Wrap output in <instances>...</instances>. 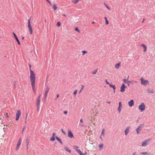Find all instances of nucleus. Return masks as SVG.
Wrapping results in <instances>:
<instances>
[{"label": "nucleus", "instance_id": "obj_22", "mask_svg": "<svg viewBox=\"0 0 155 155\" xmlns=\"http://www.w3.org/2000/svg\"><path fill=\"white\" fill-rule=\"evenodd\" d=\"M109 86L110 87H112L113 88V89L114 90V93L115 92V91L116 89V87L115 85H112V84H109Z\"/></svg>", "mask_w": 155, "mask_h": 155}, {"label": "nucleus", "instance_id": "obj_17", "mask_svg": "<svg viewBox=\"0 0 155 155\" xmlns=\"http://www.w3.org/2000/svg\"><path fill=\"white\" fill-rule=\"evenodd\" d=\"M128 105L130 107H132L134 105V100H132L128 102Z\"/></svg>", "mask_w": 155, "mask_h": 155}, {"label": "nucleus", "instance_id": "obj_55", "mask_svg": "<svg viewBox=\"0 0 155 155\" xmlns=\"http://www.w3.org/2000/svg\"><path fill=\"white\" fill-rule=\"evenodd\" d=\"M129 78V76H128V77H127V78Z\"/></svg>", "mask_w": 155, "mask_h": 155}, {"label": "nucleus", "instance_id": "obj_42", "mask_svg": "<svg viewBox=\"0 0 155 155\" xmlns=\"http://www.w3.org/2000/svg\"><path fill=\"white\" fill-rule=\"evenodd\" d=\"M61 131L62 132H63V133L64 134H66V133L63 130V129H62L61 130Z\"/></svg>", "mask_w": 155, "mask_h": 155}, {"label": "nucleus", "instance_id": "obj_11", "mask_svg": "<svg viewBox=\"0 0 155 155\" xmlns=\"http://www.w3.org/2000/svg\"><path fill=\"white\" fill-rule=\"evenodd\" d=\"M143 124H142L141 125L139 126L137 128L136 130L137 134H139L140 132V131L142 128L144 126Z\"/></svg>", "mask_w": 155, "mask_h": 155}, {"label": "nucleus", "instance_id": "obj_2", "mask_svg": "<svg viewBox=\"0 0 155 155\" xmlns=\"http://www.w3.org/2000/svg\"><path fill=\"white\" fill-rule=\"evenodd\" d=\"M28 27L30 31V33L31 35L33 33V29L31 24V19L29 18L28 20Z\"/></svg>", "mask_w": 155, "mask_h": 155}, {"label": "nucleus", "instance_id": "obj_39", "mask_svg": "<svg viewBox=\"0 0 155 155\" xmlns=\"http://www.w3.org/2000/svg\"><path fill=\"white\" fill-rule=\"evenodd\" d=\"M5 116L7 118L8 117V114L7 113H6V114H5Z\"/></svg>", "mask_w": 155, "mask_h": 155}, {"label": "nucleus", "instance_id": "obj_4", "mask_svg": "<svg viewBox=\"0 0 155 155\" xmlns=\"http://www.w3.org/2000/svg\"><path fill=\"white\" fill-rule=\"evenodd\" d=\"M140 80L141 82V84L144 85H147L149 84V82L148 80L144 79L143 78H140Z\"/></svg>", "mask_w": 155, "mask_h": 155}, {"label": "nucleus", "instance_id": "obj_7", "mask_svg": "<svg viewBox=\"0 0 155 155\" xmlns=\"http://www.w3.org/2000/svg\"><path fill=\"white\" fill-rule=\"evenodd\" d=\"M21 112L20 110H18L17 111L15 118V120H16L18 121L19 120L20 117L21 116Z\"/></svg>", "mask_w": 155, "mask_h": 155}, {"label": "nucleus", "instance_id": "obj_45", "mask_svg": "<svg viewBox=\"0 0 155 155\" xmlns=\"http://www.w3.org/2000/svg\"><path fill=\"white\" fill-rule=\"evenodd\" d=\"M80 122H81L82 123H83V121L82 119H81L80 120Z\"/></svg>", "mask_w": 155, "mask_h": 155}, {"label": "nucleus", "instance_id": "obj_6", "mask_svg": "<svg viewBox=\"0 0 155 155\" xmlns=\"http://www.w3.org/2000/svg\"><path fill=\"white\" fill-rule=\"evenodd\" d=\"M41 95L40 94L38 97L36 102V106L38 109V111L40 108V98Z\"/></svg>", "mask_w": 155, "mask_h": 155}, {"label": "nucleus", "instance_id": "obj_40", "mask_svg": "<svg viewBox=\"0 0 155 155\" xmlns=\"http://www.w3.org/2000/svg\"><path fill=\"white\" fill-rule=\"evenodd\" d=\"M55 133H53L52 134V137H55Z\"/></svg>", "mask_w": 155, "mask_h": 155}, {"label": "nucleus", "instance_id": "obj_14", "mask_svg": "<svg viewBox=\"0 0 155 155\" xmlns=\"http://www.w3.org/2000/svg\"><path fill=\"white\" fill-rule=\"evenodd\" d=\"M12 34H13L15 40H16V41H17L18 44L19 45H20V41H19V40H18V38L14 32H12Z\"/></svg>", "mask_w": 155, "mask_h": 155}, {"label": "nucleus", "instance_id": "obj_44", "mask_svg": "<svg viewBox=\"0 0 155 155\" xmlns=\"http://www.w3.org/2000/svg\"><path fill=\"white\" fill-rule=\"evenodd\" d=\"M47 2H48L50 4H51V2L49 0H46Z\"/></svg>", "mask_w": 155, "mask_h": 155}, {"label": "nucleus", "instance_id": "obj_3", "mask_svg": "<svg viewBox=\"0 0 155 155\" xmlns=\"http://www.w3.org/2000/svg\"><path fill=\"white\" fill-rule=\"evenodd\" d=\"M145 105L143 103H141L138 107V109L141 112L145 109Z\"/></svg>", "mask_w": 155, "mask_h": 155}, {"label": "nucleus", "instance_id": "obj_34", "mask_svg": "<svg viewBox=\"0 0 155 155\" xmlns=\"http://www.w3.org/2000/svg\"><path fill=\"white\" fill-rule=\"evenodd\" d=\"M87 51H82V55H84L85 54L87 53Z\"/></svg>", "mask_w": 155, "mask_h": 155}, {"label": "nucleus", "instance_id": "obj_28", "mask_svg": "<svg viewBox=\"0 0 155 155\" xmlns=\"http://www.w3.org/2000/svg\"><path fill=\"white\" fill-rule=\"evenodd\" d=\"M104 19H105L106 24L107 25L109 24V22L108 20L107 19V18L106 17H104Z\"/></svg>", "mask_w": 155, "mask_h": 155}, {"label": "nucleus", "instance_id": "obj_12", "mask_svg": "<svg viewBox=\"0 0 155 155\" xmlns=\"http://www.w3.org/2000/svg\"><path fill=\"white\" fill-rule=\"evenodd\" d=\"M68 136L70 138L74 137L73 134L70 130H68Z\"/></svg>", "mask_w": 155, "mask_h": 155}, {"label": "nucleus", "instance_id": "obj_41", "mask_svg": "<svg viewBox=\"0 0 155 155\" xmlns=\"http://www.w3.org/2000/svg\"><path fill=\"white\" fill-rule=\"evenodd\" d=\"M105 81L106 82V84H110L107 81V80H105Z\"/></svg>", "mask_w": 155, "mask_h": 155}, {"label": "nucleus", "instance_id": "obj_1", "mask_svg": "<svg viewBox=\"0 0 155 155\" xmlns=\"http://www.w3.org/2000/svg\"><path fill=\"white\" fill-rule=\"evenodd\" d=\"M35 75L34 71L30 68V78L31 82V86L33 91L35 92L36 91L35 88Z\"/></svg>", "mask_w": 155, "mask_h": 155}, {"label": "nucleus", "instance_id": "obj_51", "mask_svg": "<svg viewBox=\"0 0 155 155\" xmlns=\"http://www.w3.org/2000/svg\"><path fill=\"white\" fill-rule=\"evenodd\" d=\"M63 16H64L65 17V16H66V15L65 14H63Z\"/></svg>", "mask_w": 155, "mask_h": 155}, {"label": "nucleus", "instance_id": "obj_35", "mask_svg": "<svg viewBox=\"0 0 155 155\" xmlns=\"http://www.w3.org/2000/svg\"><path fill=\"white\" fill-rule=\"evenodd\" d=\"M77 91H78L77 90H76L74 91V94L75 96L76 95V94H77Z\"/></svg>", "mask_w": 155, "mask_h": 155}, {"label": "nucleus", "instance_id": "obj_31", "mask_svg": "<svg viewBox=\"0 0 155 155\" xmlns=\"http://www.w3.org/2000/svg\"><path fill=\"white\" fill-rule=\"evenodd\" d=\"M104 132L105 130L104 129H103L102 130V133L101 134V135L103 136V137L104 136Z\"/></svg>", "mask_w": 155, "mask_h": 155}, {"label": "nucleus", "instance_id": "obj_9", "mask_svg": "<svg viewBox=\"0 0 155 155\" xmlns=\"http://www.w3.org/2000/svg\"><path fill=\"white\" fill-rule=\"evenodd\" d=\"M21 138L19 139L18 140V143L16 145V147H15V150L17 151L18 150V149L19 148L21 144Z\"/></svg>", "mask_w": 155, "mask_h": 155}, {"label": "nucleus", "instance_id": "obj_36", "mask_svg": "<svg viewBox=\"0 0 155 155\" xmlns=\"http://www.w3.org/2000/svg\"><path fill=\"white\" fill-rule=\"evenodd\" d=\"M57 25L58 26H60L61 25V23L59 21L57 22Z\"/></svg>", "mask_w": 155, "mask_h": 155}, {"label": "nucleus", "instance_id": "obj_54", "mask_svg": "<svg viewBox=\"0 0 155 155\" xmlns=\"http://www.w3.org/2000/svg\"><path fill=\"white\" fill-rule=\"evenodd\" d=\"M129 85H130V84H129H129H128V86H129Z\"/></svg>", "mask_w": 155, "mask_h": 155}, {"label": "nucleus", "instance_id": "obj_25", "mask_svg": "<svg viewBox=\"0 0 155 155\" xmlns=\"http://www.w3.org/2000/svg\"><path fill=\"white\" fill-rule=\"evenodd\" d=\"M52 7L54 11L56 10L57 8V5L56 4H53Z\"/></svg>", "mask_w": 155, "mask_h": 155}, {"label": "nucleus", "instance_id": "obj_32", "mask_svg": "<svg viewBox=\"0 0 155 155\" xmlns=\"http://www.w3.org/2000/svg\"><path fill=\"white\" fill-rule=\"evenodd\" d=\"M54 140H55V137H52L50 139V140L51 141H54Z\"/></svg>", "mask_w": 155, "mask_h": 155}, {"label": "nucleus", "instance_id": "obj_47", "mask_svg": "<svg viewBox=\"0 0 155 155\" xmlns=\"http://www.w3.org/2000/svg\"><path fill=\"white\" fill-rule=\"evenodd\" d=\"M59 97V95L58 94H57L56 98H58Z\"/></svg>", "mask_w": 155, "mask_h": 155}, {"label": "nucleus", "instance_id": "obj_52", "mask_svg": "<svg viewBox=\"0 0 155 155\" xmlns=\"http://www.w3.org/2000/svg\"><path fill=\"white\" fill-rule=\"evenodd\" d=\"M24 37H23L22 38V40H23V39H24Z\"/></svg>", "mask_w": 155, "mask_h": 155}, {"label": "nucleus", "instance_id": "obj_29", "mask_svg": "<svg viewBox=\"0 0 155 155\" xmlns=\"http://www.w3.org/2000/svg\"><path fill=\"white\" fill-rule=\"evenodd\" d=\"M99 146L100 149H101L103 147V144L102 143L100 144L99 145Z\"/></svg>", "mask_w": 155, "mask_h": 155}, {"label": "nucleus", "instance_id": "obj_23", "mask_svg": "<svg viewBox=\"0 0 155 155\" xmlns=\"http://www.w3.org/2000/svg\"><path fill=\"white\" fill-rule=\"evenodd\" d=\"M81 0H73L72 2L74 4H76L78 3Z\"/></svg>", "mask_w": 155, "mask_h": 155}, {"label": "nucleus", "instance_id": "obj_19", "mask_svg": "<svg viewBox=\"0 0 155 155\" xmlns=\"http://www.w3.org/2000/svg\"><path fill=\"white\" fill-rule=\"evenodd\" d=\"M130 129V127H127L126 129L125 130V134L126 135H127L129 132V130Z\"/></svg>", "mask_w": 155, "mask_h": 155}, {"label": "nucleus", "instance_id": "obj_24", "mask_svg": "<svg viewBox=\"0 0 155 155\" xmlns=\"http://www.w3.org/2000/svg\"><path fill=\"white\" fill-rule=\"evenodd\" d=\"M140 154L141 155H149L148 153L147 152H140Z\"/></svg>", "mask_w": 155, "mask_h": 155}, {"label": "nucleus", "instance_id": "obj_5", "mask_svg": "<svg viewBox=\"0 0 155 155\" xmlns=\"http://www.w3.org/2000/svg\"><path fill=\"white\" fill-rule=\"evenodd\" d=\"M74 148L76 150V151L79 153L80 155H85L86 154V153L85 154L82 153L80 149H78V147L74 145L73 146Z\"/></svg>", "mask_w": 155, "mask_h": 155}, {"label": "nucleus", "instance_id": "obj_33", "mask_svg": "<svg viewBox=\"0 0 155 155\" xmlns=\"http://www.w3.org/2000/svg\"><path fill=\"white\" fill-rule=\"evenodd\" d=\"M75 30L78 33L80 32V31L78 27L75 28Z\"/></svg>", "mask_w": 155, "mask_h": 155}, {"label": "nucleus", "instance_id": "obj_53", "mask_svg": "<svg viewBox=\"0 0 155 155\" xmlns=\"http://www.w3.org/2000/svg\"><path fill=\"white\" fill-rule=\"evenodd\" d=\"M94 23H95L94 22H93L92 23L93 24H94Z\"/></svg>", "mask_w": 155, "mask_h": 155}, {"label": "nucleus", "instance_id": "obj_43", "mask_svg": "<svg viewBox=\"0 0 155 155\" xmlns=\"http://www.w3.org/2000/svg\"><path fill=\"white\" fill-rule=\"evenodd\" d=\"M105 6H106V8H107V9H108L109 10H110V8H109V7H108V6H107V5H105Z\"/></svg>", "mask_w": 155, "mask_h": 155}, {"label": "nucleus", "instance_id": "obj_46", "mask_svg": "<svg viewBox=\"0 0 155 155\" xmlns=\"http://www.w3.org/2000/svg\"><path fill=\"white\" fill-rule=\"evenodd\" d=\"M64 114H67L68 113L67 111H64Z\"/></svg>", "mask_w": 155, "mask_h": 155}, {"label": "nucleus", "instance_id": "obj_26", "mask_svg": "<svg viewBox=\"0 0 155 155\" xmlns=\"http://www.w3.org/2000/svg\"><path fill=\"white\" fill-rule=\"evenodd\" d=\"M56 139L61 143V144H62V143L61 141V140L60 138L58 137H56Z\"/></svg>", "mask_w": 155, "mask_h": 155}, {"label": "nucleus", "instance_id": "obj_49", "mask_svg": "<svg viewBox=\"0 0 155 155\" xmlns=\"http://www.w3.org/2000/svg\"><path fill=\"white\" fill-rule=\"evenodd\" d=\"M107 103H108V104H110V101H107Z\"/></svg>", "mask_w": 155, "mask_h": 155}, {"label": "nucleus", "instance_id": "obj_38", "mask_svg": "<svg viewBox=\"0 0 155 155\" xmlns=\"http://www.w3.org/2000/svg\"><path fill=\"white\" fill-rule=\"evenodd\" d=\"M29 141V139H27L26 140V142H27V146H28V143Z\"/></svg>", "mask_w": 155, "mask_h": 155}, {"label": "nucleus", "instance_id": "obj_16", "mask_svg": "<svg viewBox=\"0 0 155 155\" xmlns=\"http://www.w3.org/2000/svg\"><path fill=\"white\" fill-rule=\"evenodd\" d=\"M122 107V105L121 104V103L120 101L119 103V106L118 108V110L119 113H120V112L121 111Z\"/></svg>", "mask_w": 155, "mask_h": 155}, {"label": "nucleus", "instance_id": "obj_48", "mask_svg": "<svg viewBox=\"0 0 155 155\" xmlns=\"http://www.w3.org/2000/svg\"><path fill=\"white\" fill-rule=\"evenodd\" d=\"M135 154H136V152H134V153H133V155H135Z\"/></svg>", "mask_w": 155, "mask_h": 155}, {"label": "nucleus", "instance_id": "obj_18", "mask_svg": "<svg viewBox=\"0 0 155 155\" xmlns=\"http://www.w3.org/2000/svg\"><path fill=\"white\" fill-rule=\"evenodd\" d=\"M121 64L120 62H119L118 63L116 64L115 65V68L116 69H118Z\"/></svg>", "mask_w": 155, "mask_h": 155}, {"label": "nucleus", "instance_id": "obj_20", "mask_svg": "<svg viewBox=\"0 0 155 155\" xmlns=\"http://www.w3.org/2000/svg\"><path fill=\"white\" fill-rule=\"evenodd\" d=\"M141 46L143 48L144 52H146L147 51V47L146 45L144 44H142Z\"/></svg>", "mask_w": 155, "mask_h": 155}, {"label": "nucleus", "instance_id": "obj_13", "mask_svg": "<svg viewBox=\"0 0 155 155\" xmlns=\"http://www.w3.org/2000/svg\"><path fill=\"white\" fill-rule=\"evenodd\" d=\"M127 86H125V84H122L120 88V91L122 92H124L125 91V88Z\"/></svg>", "mask_w": 155, "mask_h": 155}, {"label": "nucleus", "instance_id": "obj_10", "mask_svg": "<svg viewBox=\"0 0 155 155\" xmlns=\"http://www.w3.org/2000/svg\"><path fill=\"white\" fill-rule=\"evenodd\" d=\"M151 139H149L145 140L141 144V146L143 147L146 146L148 142L150 141Z\"/></svg>", "mask_w": 155, "mask_h": 155}, {"label": "nucleus", "instance_id": "obj_37", "mask_svg": "<svg viewBox=\"0 0 155 155\" xmlns=\"http://www.w3.org/2000/svg\"><path fill=\"white\" fill-rule=\"evenodd\" d=\"M97 70H95L92 72V74H95L97 73Z\"/></svg>", "mask_w": 155, "mask_h": 155}, {"label": "nucleus", "instance_id": "obj_50", "mask_svg": "<svg viewBox=\"0 0 155 155\" xmlns=\"http://www.w3.org/2000/svg\"><path fill=\"white\" fill-rule=\"evenodd\" d=\"M100 138L101 139V140H102V138L100 136Z\"/></svg>", "mask_w": 155, "mask_h": 155}, {"label": "nucleus", "instance_id": "obj_8", "mask_svg": "<svg viewBox=\"0 0 155 155\" xmlns=\"http://www.w3.org/2000/svg\"><path fill=\"white\" fill-rule=\"evenodd\" d=\"M49 87L48 86H46L44 94V97L45 98H46L47 97L48 94L49 92Z\"/></svg>", "mask_w": 155, "mask_h": 155}, {"label": "nucleus", "instance_id": "obj_30", "mask_svg": "<svg viewBox=\"0 0 155 155\" xmlns=\"http://www.w3.org/2000/svg\"><path fill=\"white\" fill-rule=\"evenodd\" d=\"M84 86L83 85H81V90H80V91L79 92V93H81V91H82V90L84 88Z\"/></svg>", "mask_w": 155, "mask_h": 155}, {"label": "nucleus", "instance_id": "obj_27", "mask_svg": "<svg viewBox=\"0 0 155 155\" xmlns=\"http://www.w3.org/2000/svg\"><path fill=\"white\" fill-rule=\"evenodd\" d=\"M64 149L66 151L68 152L69 153H71V150H69V149L68 147H64Z\"/></svg>", "mask_w": 155, "mask_h": 155}, {"label": "nucleus", "instance_id": "obj_21", "mask_svg": "<svg viewBox=\"0 0 155 155\" xmlns=\"http://www.w3.org/2000/svg\"><path fill=\"white\" fill-rule=\"evenodd\" d=\"M147 92L148 93L153 94V91L152 89H148L147 90Z\"/></svg>", "mask_w": 155, "mask_h": 155}, {"label": "nucleus", "instance_id": "obj_15", "mask_svg": "<svg viewBox=\"0 0 155 155\" xmlns=\"http://www.w3.org/2000/svg\"><path fill=\"white\" fill-rule=\"evenodd\" d=\"M123 80L124 82V83H131L132 84H133V82H134L135 83H137V82L136 81H133V82H131L130 81H129L127 79H124Z\"/></svg>", "mask_w": 155, "mask_h": 155}]
</instances>
